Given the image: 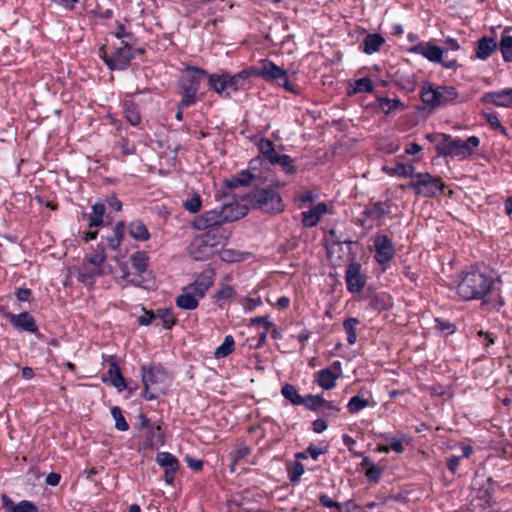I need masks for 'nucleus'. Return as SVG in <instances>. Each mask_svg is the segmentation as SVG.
Returning <instances> with one entry per match:
<instances>
[{"label":"nucleus","mask_w":512,"mask_h":512,"mask_svg":"<svg viewBox=\"0 0 512 512\" xmlns=\"http://www.w3.org/2000/svg\"><path fill=\"white\" fill-rule=\"evenodd\" d=\"M244 215L235 211L233 204H228L197 216L191 223L192 228L206 231L195 236L190 242V257L196 261H204L217 254L230 234L222 225L236 221Z\"/></svg>","instance_id":"obj_1"},{"label":"nucleus","mask_w":512,"mask_h":512,"mask_svg":"<svg viewBox=\"0 0 512 512\" xmlns=\"http://www.w3.org/2000/svg\"><path fill=\"white\" fill-rule=\"evenodd\" d=\"M230 90L236 92L245 88L251 77H259L266 82L277 81L286 91L298 94L299 90L289 81L286 70L276 65L268 58L261 59L256 65L245 68L233 75L226 73Z\"/></svg>","instance_id":"obj_2"},{"label":"nucleus","mask_w":512,"mask_h":512,"mask_svg":"<svg viewBox=\"0 0 512 512\" xmlns=\"http://www.w3.org/2000/svg\"><path fill=\"white\" fill-rule=\"evenodd\" d=\"M496 280L491 273L477 267L463 271L456 286V294L465 301L484 300L495 285Z\"/></svg>","instance_id":"obj_3"},{"label":"nucleus","mask_w":512,"mask_h":512,"mask_svg":"<svg viewBox=\"0 0 512 512\" xmlns=\"http://www.w3.org/2000/svg\"><path fill=\"white\" fill-rule=\"evenodd\" d=\"M185 71L186 73L180 77L178 82L182 95L180 107H191L198 101L197 93L207 71L197 66H187Z\"/></svg>","instance_id":"obj_4"},{"label":"nucleus","mask_w":512,"mask_h":512,"mask_svg":"<svg viewBox=\"0 0 512 512\" xmlns=\"http://www.w3.org/2000/svg\"><path fill=\"white\" fill-rule=\"evenodd\" d=\"M141 378L144 386L143 398L147 401L155 400L163 391L168 378L166 369L160 364L141 366Z\"/></svg>","instance_id":"obj_5"},{"label":"nucleus","mask_w":512,"mask_h":512,"mask_svg":"<svg viewBox=\"0 0 512 512\" xmlns=\"http://www.w3.org/2000/svg\"><path fill=\"white\" fill-rule=\"evenodd\" d=\"M458 97V92L453 86L435 85L425 82L421 87V100L432 109L452 104Z\"/></svg>","instance_id":"obj_6"},{"label":"nucleus","mask_w":512,"mask_h":512,"mask_svg":"<svg viewBox=\"0 0 512 512\" xmlns=\"http://www.w3.org/2000/svg\"><path fill=\"white\" fill-rule=\"evenodd\" d=\"M98 56L110 71H124L133 61L132 43L124 41L120 46L108 54L105 45L98 49Z\"/></svg>","instance_id":"obj_7"},{"label":"nucleus","mask_w":512,"mask_h":512,"mask_svg":"<svg viewBox=\"0 0 512 512\" xmlns=\"http://www.w3.org/2000/svg\"><path fill=\"white\" fill-rule=\"evenodd\" d=\"M249 197L253 208L264 213L276 214L284 210L282 197L273 188H256L250 193Z\"/></svg>","instance_id":"obj_8"},{"label":"nucleus","mask_w":512,"mask_h":512,"mask_svg":"<svg viewBox=\"0 0 512 512\" xmlns=\"http://www.w3.org/2000/svg\"><path fill=\"white\" fill-rule=\"evenodd\" d=\"M480 140L476 136H470L467 140L453 138L450 135H442V140L437 149L441 155L465 158L472 154V149L478 147Z\"/></svg>","instance_id":"obj_9"},{"label":"nucleus","mask_w":512,"mask_h":512,"mask_svg":"<svg viewBox=\"0 0 512 512\" xmlns=\"http://www.w3.org/2000/svg\"><path fill=\"white\" fill-rule=\"evenodd\" d=\"M409 187L413 188L416 194L424 197H434L438 194H444L446 185L440 178L434 177L429 173H418L410 181Z\"/></svg>","instance_id":"obj_10"},{"label":"nucleus","mask_w":512,"mask_h":512,"mask_svg":"<svg viewBox=\"0 0 512 512\" xmlns=\"http://www.w3.org/2000/svg\"><path fill=\"white\" fill-rule=\"evenodd\" d=\"M412 53L420 54L431 62L441 63L445 68H453L457 65L456 60H443L444 49L430 43H419L412 47Z\"/></svg>","instance_id":"obj_11"},{"label":"nucleus","mask_w":512,"mask_h":512,"mask_svg":"<svg viewBox=\"0 0 512 512\" xmlns=\"http://www.w3.org/2000/svg\"><path fill=\"white\" fill-rule=\"evenodd\" d=\"M374 258L380 265L389 263L395 256L392 240L384 234H377L374 238Z\"/></svg>","instance_id":"obj_12"},{"label":"nucleus","mask_w":512,"mask_h":512,"mask_svg":"<svg viewBox=\"0 0 512 512\" xmlns=\"http://www.w3.org/2000/svg\"><path fill=\"white\" fill-rule=\"evenodd\" d=\"M4 316L13 325L14 328L32 334L38 333L36 320L29 312L23 311L19 314L7 312Z\"/></svg>","instance_id":"obj_13"},{"label":"nucleus","mask_w":512,"mask_h":512,"mask_svg":"<svg viewBox=\"0 0 512 512\" xmlns=\"http://www.w3.org/2000/svg\"><path fill=\"white\" fill-rule=\"evenodd\" d=\"M144 431V441L141 443L142 449L157 450L165 444V435L160 424L153 423Z\"/></svg>","instance_id":"obj_14"},{"label":"nucleus","mask_w":512,"mask_h":512,"mask_svg":"<svg viewBox=\"0 0 512 512\" xmlns=\"http://www.w3.org/2000/svg\"><path fill=\"white\" fill-rule=\"evenodd\" d=\"M483 103L493 104L498 107L509 108L512 106V88H504L500 91L486 92L482 95Z\"/></svg>","instance_id":"obj_15"},{"label":"nucleus","mask_w":512,"mask_h":512,"mask_svg":"<svg viewBox=\"0 0 512 512\" xmlns=\"http://www.w3.org/2000/svg\"><path fill=\"white\" fill-rule=\"evenodd\" d=\"M389 210L386 205L382 202H376L365 208L363 214L365 215V219L360 218L359 225L364 228L371 229L373 227L372 222L374 220H379L384 217Z\"/></svg>","instance_id":"obj_16"},{"label":"nucleus","mask_w":512,"mask_h":512,"mask_svg":"<svg viewBox=\"0 0 512 512\" xmlns=\"http://www.w3.org/2000/svg\"><path fill=\"white\" fill-rule=\"evenodd\" d=\"M498 48L493 37L484 36L477 41L475 57L480 60L488 59Z\"/></svg>","instance_id":"obj_17"},{"label":"nucleus","mask_w":512,"mask_h":512,"mask_svg":"<svg viewBox=\"0 0 512 512\" xmlns=\"http://www.w3.org/2000/svg\"><path fill=\"white\" fill-rule=\"evenodd\" d=\"M106 273L105 269L95 268L94 266L89 268L87 264L83 263L77 275V280L91 288L95 285L96 278L104 276Z\"/></svg>","instance_id":"obj_18"},{"label":"nucleus","mask_w":512,"mask_h":512,"mask_svg":"<svg viewBox=\"0 0 512 512\" xmlns=\"http://www.w3.org/2000/svg\"><path fill=\"white\" fill-rule=\"evenodd\" d=\"M327 211V205L320 202L307 211L302 212V224L305 227H314L320 221L321 216Z\"/></svg>","instance_id":"obj_19"},{"label":"nucleus","mask_w":512,"mask_h":512,"mask_svg":"<svg viewBox=\"0 0 512 512\" xmlns=\"http://www.w3.org/2000/svg\"><path fill=\"white\" fill-rule=\"evenodd\" d=\"M376 402L373 400L372 393L367 385H363L357 391V394L354 395V413L366 408V407H375Z\"/></svg>","instance_id":"obj_20"},{"label":"nucleus","mask_w":512,"mask_h":512,"mask_svg":"<svg viewBox=\"0 0 512 512\" xmlns=\"http://www.w3.org/2000/svg\"><path fill=\"white\" fill-rule=\"evenodd\" d=\"M384 44L385 38L382 35L378 33H369L364 37L359 49L363 53L371 55L378 52Z\"/></svg>","instance_id":"obj_21"},{"label":"nucleus","mask_w":512,"mask_h":512,"mask_svg":"<svg viewBox=\"0 0 512 512\" xmlns=\"http://www.w3.org/2000/svg\"><path fill=\"white\" fill-rule=\"evenodd\" d=\"M367 285V276L361 272V266L354 263V301L364 298Z\"/></svg>","instance_id":"obj_22"},{"label":"nucleus","mask_w":512,"mask_h":512,"mask_svg":"<svg viewBox=\"0 0 512 512\" xmlns=\"http://www.w3.org/2000/svg\"><path fill=\"white\" fill-rule=\"evenodd\" d=\"M338 378V372L332 368H325L315 373V382L325 390H331L335 387V381Z\"/></svg>","instance_id":"obj_23"},{"label":"nucleus","mask_w":512,"mask_h":512,"mask_svg":"<svg viewBox=\"0 0 512 512\" xmlns=\"http://www.w3.org/2000/svg\"><path fill=\"white\" fill-rule=\"evenodd\" d=\"M362 300H369L370 305L377 310L386 309L390 303V298L387 294L381 293L377 294L375 293V290L372 286H368L365 292V296Z\"/></svg>","instance_id":"obj_24"},{"label":"nucleus","mask_w":512,"mask_h":512,"mask_svg":"<svg viewBox=\"0 0 512 512\" xmlns=\"http://www.w3.org/2000/svg\"><path fill=\"white\" fill-rule=\"evenodd\" d=\"M107 259L105 248L98 245L93 251L87 253L83 259L84 264H90L95 268L105 269Z\"/></svg>","instance_id":"obj_25"},{"label":"nucleus","mask_w":512,"mask_h":512,"mask_svg":"<svg viewBox=\"0 0 512 512\" xmlns=\"http://www.w3.org/2000/svg\"><path fill=\"white\" fill-rule=\"evenodd\" d=\"M128 233L136 241L145 242L150 239V232L141 220H133L128 224Z\"/></svg>","instance_id":"obj_26"},{"label":"nucleus","mask_w":512,"mask_h":512,"mask_svg":"<svg viewBox=\"0 0 512 512\" xmlns=\"http://www.w3.org/2000/svg\"><path fill=\"white\" fill-rule=\"evenodd\" d=\"M301 405L310 411H317L320 408H333L332 402L327 401L321 395L312 394L303 396V402H301Z\"/></svg>","instance_id":"obj_27"},{"label":"nucleus","mask_w":512,"mask_h":512,"mask_svg":"<svg viewBox=\"0 0 512 512\" xmlns=\"http://www.w3.org/2000/svg\"><path fill=\"white\" fill-rule=\"evenodd\" d=\"M199 301L194 293L188 291L187 287H184L183 292L176 297L175 304L184 310H194L198 307Z\"/></svg>","instance_id":"obj_28"},{"label":"nucleus","mask_w":512,"mask_h":512,"mask_svg":"<svg viewBox=\"0 0 512 512\" xmlns=\"http://www.w3.org/2000/svg\"><path fill=\"white\" fill-rule=\"evenodd\" d=\"M206 77L208 78V84L210 89H212L217 94L221 95L224 91L230 90L226 72H223L221 74L207 73Z\"/></svg>","instance_id":"obj_29"},{"label":"nucleus","mask_w":512,"mask_h":512,"mask_svg":"<svg viewBox=\"0 0 512 512\" xmlns=\"http://www.w3.org/2000/svg\"><path fill=\"white\" fill-rule=\"evenodd\" d=\"M254 178L255 175L251 173L249 169L242 170L236 175L232 176L230 179L225 180V185L231 189H235L239 186H248L251 184Z\"/></svg>","instance_id":"obj_30"},{"label":"nucleus","mask_w":512,"mask_h":512,"mask_svg":"<svg viewBox=\"0 0 512 512\" xmlns=\"http://www.w3.org/2000/svg\"><path fill=\"white\" fill-rule=\"evenodd\" d=\"M294 162L295 160L291 156L277 153L269 163L280 166L287 175H294L297 172Z\"/></svg>","instance_id":"obj_31"},{"label":"nucleus","mask_w":512,"mask_h":512,"mask_svg":"<svg viewBox=\"0 0 512 512\" xmlns=\"http://www.w3.org/2000/svg\"><path fill=\"white\" fill-rule=\"evenodd\" d=\"M123 114L126 120L132 125V126H138L141 123V115L139 111L138 105L131 101L126 100L123 103Z\"/></svg>","instance_id":"obj_32"},{"label":"nucleus","mask_w":512,"mask_h":512,"mask_svg":"<svg viewBox=\"0 0 512 512\" xmlns=\"http://www.w3.org/2000/svg\"><path fill=\"white\" fill-rule=\"evenodd\" d=\"M132 268L138 274H143L148 269L149 257L145 251H136L130 256Z\"/></svg>","instance_id":"obj_33"},{"label":"nucleus","mask_w":512,"mask_h":512,"mask_svg":"<svg viewBox=\"0 0 512 512\" xmlns=\"http://www.w3.org/2000/svg\"><path fill=\"white\" fill-rule=\"evenodd\" d=\"M125 231V223L123 221H119L116 223L115 227L113 228L111 234H109L106 237L107 244L109 247L113 250H117L119 246L121 245V242L123 240Z\"/></svg>","instance_id":"obj_34"},{"label":"nucleus","mask_w":512,"mask_h":512,"mask_svg":"<svg viewBox=\"0 0 512 512\" xmlns=\"http://www.w3.org/2000/svg\"><path fill=\"white\" fill-rule=\"evenodd\" d=\"M106 207L104 203L97 202L92 206V212L89 214V227H100L104 223V214Z\"/></svg>","instance_id":"obj_35"},{"label":"nucleus","mask_w":512,"mask_h":512,"mask_svg":"<svg viewBox=\"0 0 512 512\" xmlns=\"http://www.w3.org/2000/svg\"><path fill=\"white\" fill-rule=\"evenodd\" d=\"M108 374L111 378V383L119 391L126 389L127 385L125 379L121 373V370L116 362H112L109 365Z\"/></svg>","instance_id":"obj_36"},{"label":"nucleus","mask_w":512,"mask_h":512,"mask_svg":"<svg viewBox=\"0 0 512 512\" xmlns=\"http://www.w3.org/2000/svg\"><path fill=\"white\" fill-rule=\"evenodd\" d=\"M383 170L389 175H396L403 178L413 177L415 168L411 164L397 163L395 167H384Z\"/></svg>","instance_id":"obj_37"},{"label":"nucleus","mask_w":512,"mask_h":512,"mask_svg":"<svg viewBox=\"0 0 512 512\" xmlns=\"http://www.w3.org/2000/svg\"><path fill=\"white\" fill-rule=\"evenodd\" d=\"M156 462L159 466L164 468V470L179 469L178 459L169 452H159L156 455Z\"/></svg>","instance_id":"obj_38"},{"label":"nucleus","mask_w":512,"mask_h":512,"mask_svg":"<svg viewBox=\"0 0 512 512\" xmlns=\"http://www.w3.org/2000/svg\"><path fill=\"white\" fill-rule=\"evenodd\" d=\"M155 318L160 319L163 327L167 330H170L177 322L171 308L157 309L155 311Z\"/></svg>","instance_id":"obj_39"},{"label":"nucleus","mask_w":512,"mask_h":512,"mask_svg":"<svg viewBox=\"0 0 512 512\" xmlns=\"http://www.w3.org/2000/svg\"><path fill=\"white\" fill-rule=\"evenodd\" d=\"M114 27L115 29L111 32V35L120 40L121 43L124 41H129L132 43V41L136 40L135 35L131 31H128L122 22L118 20L115 21Z\"/></svg>","instance_id":"obj_40"},{"label":"nucleus","mask_w":512,"mask_h":512,"mask_svg":"<svg viewBox=\"0 0 512 512\" xmlns=\"http://www.w3.org/2000/svg\"><path fill=\"white\" fill-rule=\"evenodd\" d=\"M235 341L232 335H227L220 346L214 352L217 359L225 358L234 351Z\"/></svg>","instance_id":"obj_41"},{"label":"nucleus","mask_w":512,"mask_h":512,"mask_svg":"<svg viewBox=\"0 0 512 512\" xmlns=\"http://www.w3.org/2000/svg\"><path fill=\"white\" fill-rule=\"evenodd\" d=\"M282 396L290 401L293 405H301L303 402V396L299 395L296 387L292 384H285L281 388Z\"/></svg>","instance_id":"obj_42"},{"label":"nucleus","mask_w":512,"mask_h":512,"mask_svg":"<svg viewBox=\"0 0 512 512\" xmlns=\"http://www.w3.org/2000/svg\"><path fill=\"white\" fill-rule=\"evenodd\" d=\"M405 435H401L400 438L386 436L387 443L383 445L380 450L383 452L394 451L396 453H402L404 451L403 440Z\"/></svg>","instance_id":"obj_43"},{"label":"nucleus","mask_w":512,"mask_h":512,"mask_svg":"<svg viewBox=\"0 0 512 512\" xmlns=\"http://www.w3.org/2000/svg\"><path fill=\"white\" fill-rule=\"evenodd\" d=\"M288 479L294 485L300 482L301 476L304 474L305 469L301 462L294 461L287 466Z\"/></svg>","instance_id":"obj_44"},{"label":"nucleus","mask_w":512,"mask_h":512,"mask_svg":"<svg viewBox=\"0 0 512 512\" xmlns=\"http://www.w3.org/2000/svg\"><path fill=\"white\" fill-rule=\"evenodd\" d=\"M498 47L502 54L503 60L505 62H512V36L502 35Z\"/></svg>","instance_id":"obj_45"},{"label":"nucleus","mask_w":512,"mask_h":512,"mask_svg":"<svg viewBox=\"0 0 512 512\" xmlns=\"http://www.w3.org/2000/svg\"><path fill=\"white\" fill-rule=\"evenodd\" d=\"M378 102V106L384 114H389L393 110H396L400 107H403V103L398 99H389V98H376Z\"/></svg>","instance_id":"obj_46"},{"label":"nucleus","mask_w":512,"mask_h":512,"mask_svg":"<svg viewBox=\"0 0 512 512\" xmlns=\"http://www.w3.org/2000/svg\"><path fill=\"white\" fill-rule=\"evenodd\" d=\"M258 149L263 157L270 162L274 156L277 154L274 143L266 138H263L258 143Z\"/></svg>","instance_id":"obj_47"},{"label":"nucleus","mask_w":512,"mask_h":512,"mask_svg":"<svg viewBox=\"0 0 512 512\" xmlns=\"http://www.w3.org/2000/svg\"><path fill=\"white\" fill-rule=\"evenodd\" d=\"M362 468L366 469L365 476L371 482H377L381 475V470L378 466L370 463L369 459L364 457L361 463Z\"/></svg>","instance_id":"obj_48"},{"label":"nucleus","mask_w":512,"mask_h":512,"mask_svg":"<svg viewBox=\"0 0 512 512\" xmlns=\"http://www.w3.org/2000/svg\"><path fill=\"white\" fill-rule=\"evenodd\" d=\"M471 512H491L492 504L489 497H478L470 504Z\"/></svg>","instance_id":"obj_49"},{"label":"nucleus","mask_w":512,"mask_h":512,"mask_svg":"<svg viewBox=\"0 0 512 512\" xmlns=\"http://www.w3.org/2000/svg\"><path fill=\"white\" fill-rule=\"evenodd\" d=\"M215 271L212 268L204 269L195 279L197 286L212 287L214 284Z\"/></svg>","instance_id":"obj_50"},{"label":"nucleus","mask_w":512,"mask_h":512,"mask_svg":"<svg viewBox=\"0 0 512 512\" xmlns=\"http://www.w3.org/2000/svg\"><path fill=\"white\" fill-rule=\"evenodd\" d=\"M111 415L115 421V428L118 431H127L129 429V424L124 418L122 410L119 406H113L111 408Z\"/></svg>","instance_id":"obj_51"},{"label":"nucleus","mask_w":512,"mask_h":512,"mask_svg":"<svg viewBox=\"0 0 512 512\" xmlns=\"http://www.w3.org/2000/svg\"><path fill=\"white\" fill-rule=\"evenodd\" d=\"M373 90L374 84L370 78L364 77L354 80V94L362 92H372Z\"/></svg>","instance_id":"obj_52"},{"label":"nucleus","mask_w":512,"mask_h":512,"mask_svg":"<svg viewBox=\"0 0 512 512\" xmlns=\"http://www.w3.org/2000/svg\"><path fill=\"white\" fill-rule=\"evenodd\" d=\"M183 207L190 213H198L202 207V200L198 194L193 195L183 203Z\"/></svg>","instance_id":"obj_53"},{"label":"nucleus","mask_w":512,"mask_h":512,"mask_svg":"<svg viewBox=\"0 0 512 512\" xmlns=\"http://www.w3.org/2000/svg\"><path fill=\"white\" fill-rule=\"evenodd\" d=\"M251 451V448L243 443L236 445L232 452V459L234 460V463H237L249 456Z\"/></svg>","instance_id":"obj_54"},{"label":"nucleus","mask_w":512,"mask_h":512,"mask_svg":"<svg viewBox=\"0 0 512 512\" xmlns=\"http://www.w3.org/2000/svg\"><path fill=\"white\" fill-rule=\"evenodd\" d=\"M218 253L220 254L221 260L225 262H237L243 259L242 253L232 249H222L221 247Z\"/></svg>","instance_id":"obj_55"},{"label":"nucleus","mask_w":512,"mask_h":512,"mask_svg":"<svg viewBox=\"0 0 512 512\" xmlns=\"http://www.w3.org/2000/svg\"><path fill=\"white\" fill-rule=\"evenodd\" d=\"M484 117L493 130L499 131L501 134L504 135L507 133L506 128L500 123L495 113H485Z\"/></svg>","instance_id":"obj_56"},{"label":"nucleus","mask_w":512,"mask_h":512,"mask_svg":"<svg viewBox=\"0 0 512 512\" xmlns=\"http://www.w3.org/2000/svg\"><path fill=\"white\" fill-rule=\"evenodd\" d=\"M11 512H39L38 507L29 500H22L17 506L11 509Z\"/></svg>","instance_id":"obj_57"},{"label":"nucleus","mask_w":512,"mask_h":512,"mask_svg":"<svg viewBox=\"0 0 512 512\" xmlns=\"http://www.w3.org/2000/svg\"><path fill=\"white\" fill-rule=\"evenodd\" d=\"M144 313L137 318V322L140 326H148L156 319L155 312L148 311L143 308Z\"/></svg>","instance_id":"obj_58"},{"label":"nucleus","mask_w":512,"mask_h":512,"mask_svg":"<svg viewBox=\"0 0 512 512\" xmlns=\"http://www.w3.org/2000/svg\"><path fill=\"white\" fill-rule=\"evenodd\" d=\"M319 501H320L321 505H323L324 507L336 508L339 512H341V510H342V505L339 502L334 501L332 498H330L326 494H321L319 496Z\"/></svg>","instance_id":"obj_59"},{"label":"nucleus","mask_w":512,"mask_h":512,"mask_svg":"<svg viewBox=\"0 0 512 512\" xmlns=\"http://www.w3.org/2000/svg\"><path fill=\"white\" fill-rule=\"evenodd\" d=\"M186 287L188 291L194 293L199 300H201L205 296L206 292L210 289L206 286H197L196 281L187 285Z\"/></svg>","instance_id":"obj_60"},{"label":"nucleus","mask_w":512,"mask_h":512,"mask_svg":"<svg viewBox=\"0 0 512 512\" xmlns=\"http://www.w3.org/2000/svg\"><path fill=\"white\" fill-rule=\"evenodd\" d=\"M186 287L188 291L194 293L199 300H201L205 296L206 292L210 289L206 286H197L196 281L187 285Z\"/></svg>","instance_id":"obj_61"},{"label":"nucleus","mask_w":512,"mask_h":512,"mask_svg":"<svg viewBox=\"0 0 512 512\" xmlns=\"http://www.w3.org/2000/svg\"><path fill=\"white\" fill-rule=\"evenodd\" d=\"M234 293L235 290L233 289V287L230 285H226L216 292L215 297L217 300H226L231 298L234 295Z\"/></svg>","instance_id":"obj_62"},{"label":"nucleus","mask_w":512,"mask_h":512,"mask_svg":"<svg viewBox=\"0 0 512 512\" xmlns=\"http://www.w3.org/2000/svg\"><path fill=\"white\" fill-rule=\"evenodd\" d=\"M263 325L266 331L273 327V323L269 321L268 316H258L250 320V326Z\"/></svg>","instance_id":"obj_63"},{"label":"nucleus","mask_w":512,"mask_h":512,"mask_svg":"<svg viewBox=\"0 0 512 512\" xmlns=\"http://www.w3.org/2000/svg\"><path fill=\"white\" fill-rule=\"evenodd\" d=\"M119 145H120L122 153L124 155H131L135 152L134 145H131L129 140L126 137L120 138Z\"/></svg>","instance_id":"obj_64"}]
</instances>
